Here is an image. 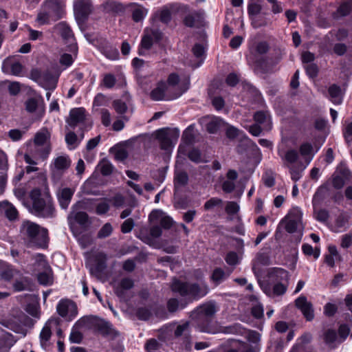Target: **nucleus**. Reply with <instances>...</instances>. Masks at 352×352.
I'll list each match as a JSON object with an SVG mask.
<instances>
[{"label":"nucleus","instance_id":"obj_57","mask_svg":"<svg viewBox=\"0 0 352 352\" xmlns=\"http://www.w3.org/2000/svg\"><path fill=\"white\" fill-rule=\"evenodd\" d=\"M222 203H223L222 199L217 198V197H212V198L210 199L209 200H208L204 204V207L206 210H209L216 206H221L222 204Z\"/></svg>","mask_w":352,"mask_h":352},{"label":"nucleus","instance_id":"obj_14","mask_svg":"<svg viewBox=\"0 0 352 352\" xmlns=\"http://www.w3.org/2000/svg\"><path fill=\"white\" fill-rule=\"evenodd\" d=\"M295 305L299 309L307 321H311L314 318V309L311 302L308 301L304 296L298 297L295 300Z\"/></svg>","mask_w":352,"mask_h":352},{"label":"nucleus","instance_id":"obj_28","mask_svg":"<svg viewBox=\"0 0 352 352\" xmlns=\"http://www.w3.org/2000/svg\"><path fill=\"white\" fill-rule=\"evenodd\" d=\"M285 218L291 221H294L295 223H297V224L302 226V212L298 207L292 208L289 213L286 215Z\"/></svg>","mask_w":352,"mask_h":352},{"label":"nucleus","instance_id":"obj_46","mask_svg":"<svg viewBox=\"0 0 352 352\" xmlns=\"http://www.w3.org/2000/svg\"><path fill=\"white\" fill-rule=\"evenodd\" d=\"M102 54L110 60H117L120 56L118 50L113 47H106L103 49Z\"/></svg>","mask_w":352,"mask_h":352},{"label":"nucleus","instance_id":"obj_13","mask_svg":"<svg viewBox=\"0 0 352 352\" xmlns=\"http://www.w3.org/2000/svg\"><path fill=\"white\" fill-rule=\"evenodd\" d=\"M153 135L155 139L159 142L160 147L162 150L166 152L172 151L173 144L169 135V130L168 128H162L156 130Z\"/></svg>","mask_w":352,"mask_h":352},{"label":"nucleus","instance_id":"obj_54","mask_svg":"<svg viewBox=\"0 0 352 352\" xmlns=\"http://www.w3.org/2000/svg\"><path fill=\"white\" fill-rule=\"evenodd\" d=\"M160 344L155 338L148 340L145 344L144 349L146 352H154L160 349Z\"/></svg>","mask_w":352,"mask_h":352},{"label":"nucleus","instance_id":"obj_38","mask_svg":"<svg viewBox=\"0 0 352 352\" xmlns=\"http://www.w3.org/2000/svg\"><path fill=\"white\" fill-rule=\"evenodd\" d=\"M194 124L190 125L183 133L182 140L187 144H191L195 142Z\"/></svg>","mask_w":352,"mask_h":352},{"label":"nucleus","instance_id":"obj_37","mask_svg":"<svg viewBox=\"0 0 352 352\" xmlns=\"http://www.w3.org/2000/svg\"><path fill=\"white\" fill-rule=\"evenodd\" d=\"M52 336L51 327L47 325V323L43 327L39 335L41 345L43 346L47 342Z\"/></svg>","mask_w":352,"mask_h":352},{"label":"nucleus","instance_id":"obj_40","mask_svg":"<svg viewBox=\"0 0 352 352\" xmlns=\"http://www.w3.org/2000/svg\"><path fill=\"white\" fill-rule=\"evenodd\" d=\"M249 61L253 62L254 65V69L256 71H259L262 73H265L267 72V60L265 58H259L255 59L252 58L251 56L249 58Z\"/></svg>","mask_w":352,"mask_h":352},{"label":"nucleus","instance_id":"obj_26","mask_svg":"<svg viewBox=\"0 0 352 352\" xmlns=\"http://www.w3.org/2000/svg\"><path fill=\"white\" fill-rule=\"evenodd\" d=\"M229 275L230 272L226 273L222 268L216 267L212 272L210 279L212 282L218 285L225 280Z\"/></svg>","mask_w":352,"mask_h":352},{"label":"nucleus","instance_id":"obj_8","mask_svg":"<svg viewBox=\"0 0 352 352\" xmlns=\"http://www.w3.org/2000/svg\"><path fill=\"white\" fill-rule=\"evenodd\" d=\"M91 276L100 278L104 274L107 268V256L103 252H99L94 254L86 263Z\"/></svg>","mask_w":352,"mask_h":352},{"label":"nucleus","instance_id":"obj_21","mask_svg":"<svg viewBox=\"0 0 352 352\" xmlns=\"http://www.w3.org/2000/svg\"><path fill=\"white\" fill-rule=\"evenodd\" d=\"M6 67H8L10 69V73L16 76H19L22 74L23 66L19 61H15L13 63H10L8 60H5L3 62V70L5 72Z\"/></svg>","mask_w":352,"mask_h":352},{"label":"nucleus","instance_id":"obj_48","mask_svg":"<svg viewBox=\"0 0 352 352\" xmlns=\"http://www.w3.org/2000/svg\"><path fill=\"white\" fill-rule=\"evenodd\" d=\"M165 170L163 168H159L151 171V176L155 182H157V186H160L165 179Z\"/></svg>","mask_w":352,"mask_h":352},{"label":"nucleus","instance_id":"obj_41","mask_svg":"<svg viewBox=\"0 0 352 352\" xmlns=\"http://www.w3.org/2000/svg\"><path fill=\"white\" fill-rule=\"evenodd\" d=\"M110 209L109 201H106L105 198H102L96 206V213L98 215L106 214Z\"/></svg>","mask_w":352,"mask_h":352},{"label":"nucleus","instance_id":"obj_11","mask_svg":"<svg viewBox=\"0 0 352 352\" xmlns=\"http://www.w3.org/2000/svg\"><path fill=\"white\" fill-rule=\"evenodd\" d=\"M148 220L151 223H157L161 226V228L164 230L170 229L173 224V219L166 216L162 210L159 209L153 210L148 215Z\"/></svg>","mask_w":352,"mask_h":352},{"label":"nucleus","instance_id":"obj_34","mask_svg":"<svg viewBox=\"0 0 352 352\" xmlns=\"http://www.w3.org/2000/svg\"><path fill=\"white\" fill-rule=\"evenodd\" d=\"M71 161L67 157L59 156L54 160V167L59 170L67 169L70 166Z\"/></svg>","mask_w":352,"mask_h":352},{"label":"nucleus","instance_id":"obj_7","mask_svg":"<svg viewBox=\"0 0 352 352\" xmlns=\"http://www.w3.org/2000/svg\"><path fill=\"white\" fill-rule=\"evenodd\" d=\"M217 310V303L211 300L198 306L190 313V317L199 324L208 322L214 317Z\"/></svg>","mask_w":352,"mask_h":352},{"label":"nucleus","instance_id":"obj_5","mask_svg":"<svg viewBox=\"0 0 352 352\" xmlns=\"http://www.w3.org/2000/svg\"><path fill=\"white\" fill-rule=\"evenodd\" d=\"M76 323L89 324L91 327L104 338L115 339L120 335L119 331L113 327L111 322L97 316H83Z\"/></svg>","mask_w":352,"mask_h":352},{"label":"nucleus","instance_id":"obj_23","mask_svg":"<svg viewBox=\"0 0 352 352\" xmlns=\"http://www.w3.org/2000/svg\"><path fill=\"white\" fill-rule=\"evenodd\" d=\"M49 270L50 273L47 272H42L38 273L37 275V280L40 285L44 286H50L53 284L54 280L52 270L50 267H49Z\"/></svg>","mask_w":352,"mask_h":352},{"label":"nucleus","instance_id":"obj_22","mask_svg":"<svg viewBox=\"0 0 352 352\" xmlns=\"http://www.w3.org/2000/svg\"><path fill=\"white\" fill-rule=\"evenodd\" d=\"M58 26L60 29V36L64 40L69 41L72 39L75 41L74 34L70 26L66 22H60Z\"/></svg>","mask_w":352,"mask_h":352},{"label":"nucleus","instance_id":"obj_44","mask_svg":"<svg viewBox=\"0 0 352 352\" xmlns=\"http://www.w3.org/2000/svg\"><path fill=\"white\" fill-rule=\"evenodd\" d=\"M280 223H285V229L288 233H294L298 228H302V226H300L294 221H291L285 217L281 221Z\"/></svg>","mask_w":352,"mask_h":352},{"label":"nucleus","instance_id":"obj_62","mask_svg":"<svg viewBox=\"0 0 352 352\" xmlns=\"http://www.w3.org/2000/svg\"><path fill=\"white\" fill-rule=\"evenodd\" d=\"M305 69L306 70L307 74L311 78L316 77L319 71L318 67L315 63L307 65Z\"/></svg>","mask_w":352,"mask_h":352},{"label":"nucleus","instance_id":"obj_47","mask_svg":"<svg viewBox=\"0 0 352 352\" xmlns=\"http://www.w3.org/2000/svg\"><path fill=\"white\" fill-rule=\"evenodd\" d=\"M270 264V257L267 254L258 252L254 259V265H267Z\"/></svg>","mask_w":352,"mask_h":352},{"label":"nucleus","instance_id":"obj_32","mask_svg":"<svg viewBox=\"0 0 352 352\" xmlns=\"http://www.w3.org/2000/svg\"><path fill=\"white\" fill-rule=\"evenodd\" d=\"M104 9L107 12L113 14H119L124 10L121 3H118L114 1H109L104 4Z\"/></svg>","mask_w":352,"mask_h":352},{"label":"nucleus","instance_id":"obj_12","mask_svg":"<svg viewBox=\"0 0 352 352\" xmlns=\"http://www.w3.org/2000/svg\"><path fill=\"white\" fill-rule=\"evenodd\" d=\"M86 120V110L84 107H76L70 110L66 123L72 129L80 124H84Z\"/></svg>","mask_w":352,"mask_h":352},{"label":"nucleus","instance_id":"obj_31","mask_svg":"<svg viewBox=\"0 0 352 352\" xmlns=\"http://www.w3.org/2000/svg\"><path fill=\"white\" fill-rule=\"evenodd\" d=\"M280 155L283 160L285 166L287 164L291 165L292 164L295 163L298 158V153L294 149H289L284 155Z\"/></svg>","mask_w":352,"mask_h":352},{"label":"nucleus","instance_id":"obj_58","mask_svg":"<svg viewBox=\"0 0 352 352\" xmlns=\"http://www.w3.org/2000/svg\"><path fill=\"white\" fill-rule=\"evenodd\" d=\"M135 223L133 219H126L121 225V232L124 234L129 233L133 230Z\"/></svg>","mask_w":352,"mask_h":352},{"label":"nucleus","instance_id":"obj_60","mask_svg":"<svg viewBox=\"0 0 352 352\" xmlns=\"http://www.w3.org/2000/svg\"><path fill=\"white\" fill-rule=\"evenodd\" d=\"M352 245V230L342 236L340 246L346 249Z\"/></svg>","mask_w":352,"mask_h":352},{"label":"nucleus","instance_id":"obj_18","mask_svg":"<svg viewBox=\"0 0 352 352\" xmlns=\"http://www.w3.org/2000/svg\"><path fill=\"white\" fill-rule=\"evenodd\" d=\"M254 120L257 124H263L264 130L270 131L272 129L270 116L267 111H256L254 115Z\"/></svg>","mask_w":352,"mask_h":352},{"label":"nucleus","instance_id":"obj_15","mask_svg":"<svg viewBox=\"0 0 352 352\" xmlns=\"http://www.w3.org/2000/svg\"><path fill=\"white\" fill-rule=\"evenodd\" d=\"M75 190L71 188H63L60 189L57 194V199L59 203L60 207L63 209H67Z\"/></svg>","mask_w":352,"mask_h":352},{"label":"nucleus","instance_id":"obj_63","mask_svg":"<svg viewBox=\"0 0 352 352\" xmlns=\"http://www.w3.org/2000/svg\"><path fill=\"white\" fill-rule=\"evenodd\" d=\"M83 338V335L81 332L72 329L69 335V341L72 343L80 344Z\"/></svg>","mask_w":352,"mask_h":352},{"label":"nucleus","instance_id":"obj_53","mask_svg":"<svg viewBox=\"0 0 352 352\" xmlns=\"http://www.w3.org/2000/svg\"><path fill=\"white\" fill-rule=\"evenodd\" d=\"M221 331L226 334H242L243 329L240 324H235L229 327H223Z\"/></svg>","mask_w":352,"mask_h":352},{"label":"nucleus","instance_id":"obj_29","mask_svg":"<svg viewBox=\"0 0 352 352\" xmlns=\"http://www.w3.org/2000/svg\"><path fill=\"white\" fill-rule=\"evenodd\" d=\"M349 217L344 213H340L335 219L336 231L339 232L342 228H347L349 227Z\"/></svg>","mask_w":352,"mask_h":352},{"label":"nucleus","instance_id":"obj_9","mask_svg":"<svg viewBox=\"0 0 352 352\" xmlns=\"http://www.w3.org/2000/svg\"><path fill=\"white\" fill-rule=\"evenodd\" d=\"M93 11L90 0H76L74 3L75 19L78 24L85 23Z\"/></svg>","mask_w":352,"mask_h":352},{"label":"nucleus","instance_id":"obj_55","mask_svg":"<svg viewBox=\"0 0 352 352\" xmlns=\"http://www.w3.org/2000/svg\"><path fill=\"white\" fill-rule=\"evenodd\" d=\"M302 250L305 254L308 256L313 255L315 258H318L320 256V250L318 248L314 250L312 246L309 244H304Z\"/></svg>","mask_w":352,"mask_h":352},{"label":"nucleus","instance_id":"obj_42","mask_svg":"<svg viewBox=\"0 0 352 352\" xmlns=\"http://www.w3.org/2000/svg\"><path fill=\"white\" fill-rule=\"evenodd\" d=\"M146 10L142 8H136L133 10L131 13V18L134 22L138 23L142 21L146 16Z\"/></svg>","mask_w":352,"mask_h":352},{"label":"nucleus","instance_id":"obj_36","mask_svg":"<svg viewBox=\"0 0 352 352\" xmlns=\"http://www.w3.org/2000/svg\"><path fill=\"white\" fill-rule=\"evenodd\" d=\"M69 300H60L56 305V311L62 318H66L69 314Z\"/></svg>","mask_w":352,"mask_h":352},{"label":"nucleus","instance_id":"obj_4","mask_svg":"<svg viewBox=\"0 0 352 352\" xmlns=\"http://www.w3.org/2000/svg\"><path fill=\"white\" fill-rule=\"evenodd\" d=\"M153 101L172 100L176 98V72L168 75L166 80H161L149 94Z\"/></svg>","mask_w":352,"mask_h":352},{"label":"nucleus","instance_id":"obj_35","mask_svg":"<svg viewBox=\"0 0 352 352\" xmlns=\"http://www.w3.org/2000/svg\"><path fill=\"white\" fill-rule=\"evenodd\" d=\"M188 157L190 161L196 164L206 162V160L204 159L201 151L196 148H192L188 151Z\"/></svg>","mask_w":352,"mask_h":352},{"label":"nucleus","instance_id":"obj_49","mask_svg":"<svg viewBox=\"0 0 352 352\" xmlns=\"http://www.w3.org/2000/svg\"><path fill=\"white\" fill-rule=\"evenodd\" d=\"M113 107L118 114H124L127 111V105L125 102L120 99L115 100L113 102Z\"/></svg>","mask_w":352,"mask_h":352},{"label":"nucleus","instance_id":"obj_61","mask_svg":"<svg viewBox=\"0 0 352 352\" xmlns=\"http://www.w3.org/2000/svg\"><path fill=\"white\" fill-rule=\"evenodd\" d=\"M49 136L47 133L43 132H38L35 135L34 142L35 145L43 146L45 144Z\"/></svg>","mask_w":352,"mask_h":352},{"label":"nucleus","instance_id":"obj_30","mask_svg":"<svg viewBox=\"0 0 352 352\" xmlns=\"http://www.w3.org/2000/svg\"><path fill=\"white\" fill-rule=\"evenodd\" d=\"M30 78L35 82H38V80L43 78V79L45 82L50 81L52 78V76L49 72H45L43 74L41 71L38 69H32L30 72Z\"/></svg>","mask_w":352,"mask_h":352},{"label":"nucleus","instance_id":"obj_56","mask_svg":"<svg viewBox=\"0 0 352 352\" xmlns=\"http://www.w3.org/2000/svg\"><path fill=\"white\" fill-rule=\"evenodd\" d=\"M24 134V131L18 129H14L10 130L8 131V135L12 141L17 142L22 139Z\"/></svg>","mask_w":352,"mask_h":352},{"label":"nucleus","instance_id":"obj_25","mask_svg":"<svg viewBox=\"0 0 352 352\" xmlns=\"http://www.w3.org/2000/svg\"><path fill=\"white\" fill-rule=\"evenodd\" d=\"M153 316L151 305L148 307H140L135 310V316L138 320L148 321Z\"/></svg>","mask_w":352,"mask_h":352},{"label":"nucleus","instance_id":"obj_43","mask_svg":"<svg viewBox=\"0 0 352 352\" xmlns=\"http://www.w3.org/2000/svg\"><path fill=\"white\" fill-rule=\"evenodd\" d=\"M18 272V270L12 267H7L1 272L0 276L4 281L10 282Z\"/></svg>","mask_w":352,"mask_h":352},{"label":"nucleus","instance_id":"obj_27","mask_svg":"<svg viewBox=\"0 0 352 352\" xmlns=\"http://www.w3.org/2000/svg\"><path fill=\"white\" fill-rule=\"evenodd\" d=\"M209 119L206 125V130L210 133H216L223 124V120L217 117H212Z\"/></svg>","mask_w":352,"mask_h":352},{"label":"nucleus","instance_id":"obj_6","mask_svg":"<svg viewBox=\"0 0 352 352\" xmlns=\"http://www.w3.org/2000/svg\"><path fill=\"white\" fill-rule=\"evenodd\" d=\"M65 15V11L58 0H45L43 11L40 12L36 21L41 25L56 22Z\"/></svg>","mask_w":352,"mask_h":352},{"label":"nucleus","instance_id":"obj_17","mask_svg":"<svg viewBox=\"0 0 352 352\" xmlns=\"http://www.w3.org/2000/svg\"><path fill=\"white\" fill-rule=\"evenodd\" d=\"M0 212L4 213L6 217L11 221H15L19 215L16 208L8 201L0 202Z\"/></svg>","mask_w":352,"mask_h":352},{"label":"nucleus","instance_id":"obj_33","mask_svg":"<svg viewBox=\"0 0 352 352\" xmlns=\"http://www.w3.org/2000/svg\"><path fill=\"white\" fill-rule=\"evenodd\" d=\"M151 308L153 314H154L156 318L160 319H166L168 318V314L164 305L153 304L151 305Z\"/></svg>","mask_w":352,"mask_h":352},{"label":"nucleus","instance_id":"obj_24","mask_svg":"<svg viewBox=\"0 0 352 352\" xmlns=\"http://www.w3.org/2000/svg\"><path fill=\"white\" fill-rule=\"evenodd\" d=\"M190 86V76L189 74L179 76L177 75V96L182 95L187 91Z\"/></svg>","mask_w":352,"mask_h":352},{"label":"nucleus","instance_id":"obj_3","mask_svg":"<svg viewBox=\"0 0 352 352\" xmlns=\"http://www.w3.org/2000/svg\"><path fill=\"white\" fill-rule=\"evenodd\" d=\"M30 197L32 201L33 213L36 216L43 218H53L55 216L56 210L52 197L47 195L46 199L42 197L40 188H33L30 192Z\"/></svg>","mask_w":352,"mask_h":352},{"label":"nucleus","instance_id":"obj_10","mask_svg":"<svg viewBox=\"0 0 352 352\" xmlns=\"http://www.w3.org/2000/svg\"><path fill=\"white\" fill-rule=\"evenodd\" d=\"M163 38V33L157 28L155 29H146L142 36L140 45L146 50H149L153 47V45L160 43Z\"/></svg>","mask_w":352,"mask_h":352},{"label":"nucleus","instance_id":"obj_51","mask_svg":"<svg viewBox=\"0 0 352 352\" xmlns=\"http://www.w3.org/2000/svg\"><path fill=\"white\" fill-rule=\"evenodd\" d=\"M116 82V77L112 74H107L104 75L101 85L107 89L113 88Z\"/></svg>","mask_w":352,"mask_h":352},{"label":"nucleus","instance_id":"obj_16","mask_svg":"<svg viewBox=\"0 0 352 352\" xmlns=\"http://www.w3.org/2000/svg\"><path fill=\"white\" fill-rule=\"evenodd\" d=\"M72 219L83 228H88L91 223L88 214L84 211L71 212L68 217V220L71 221Z\"/></svg>","mask_w":352,"mask_h":352},{"label":"nucleus","instance_id":"obj_64","mask_svg":"<svg viewBox=\"0 0 352 352\" xmlns=\"http://www.w3.org/2000/svg\"><path fill=\"white\" fill-rule=\"evenodd\" d=\"M336 338V332L333 329H328L324 334V340L327 344H331L334 342Z\"/></svg>","mask_w":352,"mask_h":352},{"label":"nucleus","instance_id":"obj_20","mask_svg":"<svg viewBox=\"0 0 352 352\" xmlns=\"http://www.w3.org/2000/svg\"><path fill=\"white\" fill-rule=\"evenodd\" d=\"M330 99L335 104H340L342 102L341 89L336 84L331 85L328 89Z\"/></svg>","mask_w":352,"mask_h":352},{"label":"nucleus","instance_id":"obj_19","mask_svg":"<svg viewBox=\"0 0 352 352\" xmlns=\"http://www.w3.org/2000/svg\"><path fill=\"white\" fill-rule=\"evenodd\" d=\"M268 276L272 280L278 283L282 280L288 281L289 278V272L283 268L278 267L272 268L268 273Z\"/></svg>","mask_w":352,"mask_h":352},{"label":"nucleus","instance_id":"obj_59","mask_svg":"<svg viewBox=\"0 0 352 352\" xmlns=\"http://www.w3.org/2000/svg\"><path fill=\"white\" fill-rule=\"evenodd\" d=\"M25 106L28 112L34 113L38 107V102L34 98H30L25 101Z\"/></svg>","mask_w":352,"mask_h":352},{"label":"nucleus","instance_id":"obj_39","mask_svg":"<svg viewBox=\"0 0 352 352\" xmlns=\"http://www.w3.org/2000/svg\"><path fill=\"white\" fill-rule=\"evenodd\" d=\"M113 226L110 223H104L97 233V238L102 239L109 237L113 232Z\"/></svg>","mask_w":352,"mask_h":352},{"label":"nucleus","instance_id":"obj_1","mask_svg":"<svg viewBox=\"0 0 352 352\" xmlns=\"http://www.w3.org/2000/svg\"><path fill=\"white\" fill-rule=\"evenodd\" d=\"M20 232L28 248L46 249L48 246V230L41 228L38 224L30 221H23L20 228Z\"/></svg>","mask_w":352,"mask_h":352},{"label":"nucleus","instance_id":"obj_52","mask_svg":"<svg viewBox=\"0 0 352 352\" xmlns=\"http://www.w3.org/2000/svg\"><path fill=\"white\" fill-rule=\"evenodd\" d=\"M114 169L113 164L108 160L104 161L100 166V173L103 176H109L112 174Z\"/></svg>","mask_w":352,"mask_h":352},{"label":"nucleus","instance_id":"obj_2","mask_svg":"<svg viewBox=\"0 0 352 352\" xmlns=\"http://www.w3.org/2000/svg\"><path fill=\"white\" fill-rule=\"evenodd\" d=\"M208 292L206 285L181 283L177 281V309H184L193 299H198L206 296Z\"/></svg>","mask_w":352,"mask_h":352},{"label":"nucleus","instance_id":"obj_50","mask_svg":"<svg viewBox=\"0 0 352 352\" xmlns=\"http://www.w3.org/2000/svg\"><path fill=\"white\" fill-rule=\"evenodd\" d=\"M106 201H109V204H111L114 207L119 208L124 204V197L120 194H116L112 197L107 198Z\"/></svg>","mask_w":352,"mask_h":352},{"label":"nucleus","instance_id":"obj_45","mask_svg":"<svg viewBox=\"0 0 352 352\" xmlns=\"http://www.w3.org/2000/svg\"><path fill=\"white\" fill-rule=\"evenodd\" d=\"M155 16L163 23L168 24L171 20V13L168 9H163L155 13Z\"/></svg>","mask_w":352,"mask_h":352}]
</instances>
